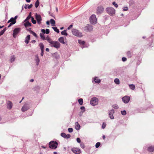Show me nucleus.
<instances>
[{
    "instance_id": "23",
    "label": "nucleus",
    "mask_w": 154,
    "mask_h": 154,
    "mask_svg": "<svg viewBox=\"0 0 154 154\" xmlns=\"http://www.w3.org/2000/svg\"><path fill=\"white\" fill-rule=\"evenodd\" d=\"M148 150L151 152L154 151V146H150L148 148Z\"/></svg>"
},
{
    "instance_id": "39",
    "label": "nucleus",
    "mask_w": 154,
    "mask_h": 154,
    "mask_svg": "<svg viewBox=\"0 0 154 154\" xmlns=\"http://www.w3.org/2000/svg\"><path fill=\"white\" fill-rule=\"evenodd\" d=\"M78 43L80 45H84L85 42L84 41H82L81 40H78Z\"/></svg>"
},
{
    "instance_id": "64",
    "label": "nucleus",
    "mask_w": 154,
    "mask_h": 154,
    "mask_svg": "<svg viewBox=\"0 0 154 154\" xmlns=\"http://www.w3.org/2000/svg\"><path fill=\"white\" fill-rule=\"evenodd\" d=\"M105 137H106L104 135H103V138L104 140L105 139Z\"/></svg>"
},
{
    "instance_id": "40",
    "label": "nucleus",
    "mask_w": 154,
    "mask_h": 154,
    "mask_svg": "<svg viewBox=\"0 0 154 154\" xmlns=\"http://www.w3.org/2000/svg\"><path fill=\"white\" fill-rule=\"evenodd\" d=\"M31 21L32 23L34 24H35L36 23V21L34 19L33 17H31Z\"/></svg>"
},
{
    "instance_id": "60",
    "label": "nucleus",
    "mask_w": 154,
    "mask_h": 154,
    "mask_svg": "<svg viewBox=\"0 0 154 154\" xmlns=\"http://www.w3.org/2000/svg\"><path fill=\"white\" fill-rule=\"evenodd\" d=\"M18 17V16H16L14 18V19L15 20H16L17 19V18Z\"/></svg>"
},
{
    "instance_id": "62",
    "label": "nucleus",
    "mask_w": 154,
    "mask_h": 154,
    "mask_svg": "<svg viewBox=\"0 0 154 154\" xmlns=\"http://www.w3.org/2000/svg\"><path fill=\"white\" fill-rule=\"evenodd\" d=\"M46 23L48 25H49V22L48 21H47L46 22Z\"/></svg>"
},
{
    "instance_id": "22",
    "label": "nucleus",
    "mask_w": 154,
    "mask_h": 154,
    "mask_svg": "<svg viewBox=\"0 0 154 154\" xmlns=\"http://www.w3.org/2000/svg\"><path fill=\"white\" fill-rule=\"evenodd\" d=\"M25 22H26L24 24V25L25 27H27L28 26H31V23H29L28 21H26Z\"/></svg>"
},
{
    "instance_id": "44",
    "label": "nucleus",
    "mask_w": 154,
    "mask_h": 154,
    "mask_svg": "<svg viewBox=\"0 0 154 154\" xmlns=\"http://www.w3.org/2000/svg\"><path fill=\"white\" fill-rule=\"evenodd\" d=\"M121 113L124 116L126 114V112L125 110L122 111H121Z\"/></svg>"
},
{
    "instance_id": "15",
    "label": "nucleus",
    "mask_w": 154,
    "mask_h": 154,
    "mask_svg": "<svg viewBox=\"0 0 154 154\" xmlns=\"http://www.w3.org/2000/svg\"><path fill=\"white\" fill-rule=\"evenodd\" d=\"M7 108L9 109H11L12 107L13 103L12 102L10 101H8L7 102Z\"/></svg>"
},
{
    "instance_id": "32",
    "label": "nucleus",
    "mask_w": 154,
    "mask_h": 154,
    "mask_svg": "<svg viewBox=\"0 0 154 154\" xmlns=\"http://www.w3.org/2000/svg\"><path fill=\"white\" fill-rule=\"evenodd\" d=\"M40 36L41 37V38L43 40H45L46 38H45V36L42 33H40Z\"/></svg>"
},
{
    "instance_id": "20",
    "label": "nucleus",
    "mask_w": 154,
    "mask_h": 154,
    "mask_svg": "<svg viewBox=\"0 0 154 154\" xmlns=\"http://www.w3.org/2000/svg\"><path fill=\"white\" fill-rule=\"evenodd\" d=\"M35 60L36 61V64L38 66L40 60L38 55H36L35 56Z\"/></svg>"
},
{
    "instance_id": "59",
    "label": "nucleus",
    "mask_w": 154,
    "mask_h": 154,
    "mask_svg": "<svg viewBox=\"0 0 154 154\" xmlns=\"http://www.w3.org/2000/svg\"><path fill=\"white\" fill-rule=\"evenodd\" d=\"M35 42H36V41L34 40H32L31 42V43H35Z\"/></svg>"
},
{
    "instance_id": "38",
    "label": "nucleus",
    "mask_w": 154,
    "mask_h": 154,
    "mask_svg": "<svg viewBox=\"0 0 154 154\" xmlns=\"http://www.w3.org/2000/svg\"><path fill=\"white\" fill-rule=\"evenodd\" d=\"M129 87L132 90H134L135 88V86L133 84H131L129 85Z\"/></svg>"
},
{
    "instance_id": "54",
    "label": "nucleus",
    "mask_w": 154,
    "mask_h": 154,
    "mask_svg": "<svg viewBox=\"0 0 154 154\" xmlns=\"http://www.w3.org/2000/svg\"><path fill=\"white\" fill-rule=\"evenodd\" d=\"M128 9V8L127 7H125L123 9V11H127Z\"/></svg>"
},
{
    "instance_id": "37",
    "label": "nucleus",
    "mask_w": 154,
    "mask_h": 154,
    "mask_svg": "<svg viewBox=\"0 0 154 154\" xmlns=\"http://www.w3.org/2000/svg\"><path fill=\"white\" fill-rule=\"evenodd\" d=\"M39 2L38 0H37L35 3V6L36 8H37L39 6Z\"/></svg>"
},
{
    "instance_id": "8",
    "label": "nucleus",
    "mask_w": 154,
    "mask_h": 154,
    "mask_svg": "<svg viewBox=\"0 0 154 154\" xmlns=\"http://www.w3.org/2000/svg\"><path fill=\"white\" fill-rule=\"evenodd\" d=\"M35 18L38 24L40 25L42 23L41 21L42 19L41 15L36 13L35 14Z\"/></svg>"
},
{
    "instance_id": "35",
    "label": "nucleus",
    "mask_w": 154,
    "mask_h": 154,
    "mask_svg": "<svg viewBox=\"0 0 154 154\" xmlns=\"http://www.w3.org/2000/svg\"><path fill=\"white\" fill-rule=\"evenodd\" d=\"M52 28L55 32H56L57 33H59V30L57 28V27H52Z\"/></svg>"
},
{
    "instance_id": "50",
    "label": "nucleus",
    "mask_w": 154,
    "mask_h": 154,
    "mask_svg": "<svg viewBox=\"0 0 154 154\" xmlns=\"http://www.w3.org/2000/svg\"><path fill=\"white\" fill-rule=\"evenodd\" d=\"M122 60L123 61H125L127 60V58L125 57H123L122 58Z\"/></svg>"
},
{
    "instance_id": "7",
    "label": "nucleus",
    "mask_w": 154,
    "mask_h": 154,
    "mask_svg": "<svg viewBox=\"0 0 154 154\" xmlns=\"http://www.w3.org/2000/svg\"><path fill=\"white\" fill-rule=\"evenodd\" d=\"M90 21L91 23L95 24L97 22V19L95 15H92L90 18Z\"/></svg>"
},
{
    "instance_id": "29",
    "label": "nucleus",
    "mask_w": 154,
    "mask_h": 154,
    "mask_svg": "<svg viewBox=\"0 0 154 154\" xmlns=\"http://www.w3.org/2000/svg\"><path fill=\"white\" fill-rule=\"evenodd\" d=\"M7 28L6 27L4 28L0 32V36L2 35L6 31Z\"/></svg>"
},
{
    "instance_id": "3",
    "label": "nucleus",
    "mask_w": 154,
    "mask_h": 154,
    "mask_svg": "<svg viewBox=\"0 0 154 154\" xmlns=\"http://www.w3.org/2000/svg\"><path fill=\"white\" fill-rule=\"evenodd\" d=\"M106 10L107 13L110 15L112 16L115 14V10L113 8H107L106 9Z\"/></svg>"
},
{
    "instance_id": "28",
    "label": "nucleus",
    "mask_w": 154,
    "mask_h": 154,
    "mask_svg": "<svg viewBox=\"0 0 154 154\" xmlns=\"http://www.w3.org/2000/svg\"><path fill=\"white\" fill-rule=\"evenodd\" d=\"M46 40H47L49 43L50 44L51 43V42H52L53 41L51 39L50 37L49 36H47L46 38Z\"/></svg>"
},
{
    "instance_id": "34",
    "label": "nucleus",
    "mask_w": 154,
    "mask_h": 154,
    "mask_svg": "<svg viewBox=\"0 0 154 154\" xmlns=\"http://www.w3.org/2000/svg\"><path fill=\"white\" fill-rule=\"evenodd\" d=\"M61 34L62 35H68V34L66 32V31L65 30L61 32Z\"/></svg>"
},
{
    "instance_id": "10",
    "label": "nucleus",
    "mask_w": 154,
    "mask_h": 154,
    "mask_svg": "<svg viewBox=\"0 0 154 154\" xmlns=\"http://www.w3.org/2000/svg\"><path fill=\"white\" fill-rule=\"evenodd\" d=\"M122 100L123 102L125 103H128L130 100V97L127 96H125L122 98Z\"/></svg>"
},
{
    "instance_id": "45",
    "label": "nucleus",
    "mask_w": 154,
    "mask_h": 154,
    "mask_svg": "<svg viewBox=\"0 0 154 154\" xmlns=\"http://www.w3.org/2000/svg\"><path fill=\"white\" fill-rule=\"evenodd\" d=\"M112 4L114 5L116 8H117L118 6V5L116 3V2H112Z\"/></svg>"
},
{
    "instance_id": "47",
    "label": "nucleus",
    "mask_w": 154,
    "mask_h": 154,
    "mask_svg": "<svg viewBox=\"0 0 154 154\" xmlns=\"http://www.w3.org/2000/svg\"><path fill=\"white\" fill-rule=\"evenodd\" d=\"M50 32V30L49 29H47L45 30V33L48 34Z\"/></svg>"
},
{
    "instance_id": "24",
    "label": "nucleus",
    "mask_w": 154,
    "mask_h": 154,
    "mask_svg": "<svg viewBox=\"0 0 154 154\" xmlns=\"http://www.w3.org/2000/svg\"><path fill=\"white\" fill-rule=\"evenodd\" d=\"M75 127L76 130H79L80 129V126L78 122H76L75 123Z\"/></svg>"
},
{
    "instance_id": "25",
    "label": "nucleus",
    "mask_w": 154,
    "mask_h": 154,
    "mask_svg": "<svg viewBox=\"0 0 154 154\" xmlns=\"http://www.w3.org/2000/svg\"><path fill=\"white\" fill-rule=\"evenodd\" d=\"M32 7V4H31L30 5H29L28 4H25L24 6V8L25 9H26L27 8L30 9Z\"/></svg>"
},
{
    "instance_id": "21",
    "label": "nucleus",
    "mask_w": 154,
    "mask_h": 154,
    "mask_svg": "<svg viewBox=\"0 0 154 154\" xmlns=\"http://www.w3.org/2000/svg\"><path fill=\"white\" fill-rule=\"evenodd\" d=\"M59 41L62 44H66L65 42L64 41V38L63 37H60L58 39Z\"/></svg>"
},
{
    "instance_id": "30",
    "label": "nucleus",
    "mask_w": 154,
    "mask_h": 154,
    "mask_svg": "<svg viewBox=\"0 0 154 154\" xmlns=\"http://www.w3.org/2000/svg\"><path fill=\"white\" fill-rule=\"evenodd\" d=\"M127 56L128 58L131 57L132 56L131 52L130 51H128L127 53Z\"/></svg>"
},
{
    "instance_id": "51",
    "label": "nucleus",
    "mask_w": 154,
    "mask_h": 154,
    "mask_svg": "<svg viewBox=\"0 0 154 154\" xmlns=\"http://www.w3.org/2000/svg\"><path fill=\"white\" fill-rule=\"evenodd\" d=\"M76 140L78 143H80L81 142V140L79 138H77L76 139Z\"/></svg>"
},
{
    "instance_id": "46",
    "label": "nucleus",
    "mask_w": 154,
    "mask_h": 154,
    "mask_svg": "<svg viewBox=\"0 0 154 154\" xmlns=\"http://www.w3.org/2000/svg\"><path fill=\"white\" fill-rule=\"evenodd\" d=\"M73 129L72 128H69L68 129V131L70 133L72 132L73 131Z\"/></svg>"
},
{
    "instance_id": "36",
    "label": "nucleus",
    "mask_w": 154,
    "mask_h": 154,
    "mask_svg": "<svg viewBox=\"0 0 154 154\" xmlns=\"http://www.w3.org/2000/svg\"><path fill=\"white\" fill-rule=\"evenodd\" d=\"M31 34H32L33 35H34L35 37L36 38H37L38 36L37 34L33 31H30V32Z\"/></svg>"
},
{
    "instance_id": "19",
    "label": "nucleus",
    "mask_w": 154,
    "mask_h": 154,
    "mask_svg": "<svg viewBox=\"0 0 154 154\" xmlns=\"http://www.w3.org/2000/svg\"><path fill=\"white\" fill-rule=\"evenodd\" d=\"M93 80L94 81L95 83H99L101 82L100 79H97V77H94Z\"/></svg>"
},
{
    "instance_id": "43",
    "label": "nucleus",
    "mask_w": 154,
    "mask_h": 154,
    "mask_svg": "<svg viewBox=\"0 0 154 154\" xmlns=\"http://www.w3.org/2000/svg\"><path fill=\"white\" fill-rule=\"evenodd\" d=\"M100 142L97 143L95 144V147L97 148H98L100 145Z\"/></svg>"
},
{
    "instance_id": "6",
    "label": "nucleus",
    "mask_w": 154,
    "mask_h": 154,
    "mask_svg": "<svg viewBox=\"0 0 154 154\" xmlns=\"http://www.w3.org/2000/svg\"><path fill=\"white\" fill-rule=\"evenodd\" d=\"M98 100L96 97H94L91 99L90 103L92 106H94L98 103Z\"/></svg>"
},
{
    "instance_id": "13",
    "label": "nucleus",
    "mask_w": 154,
    "mask_h": 154,
    "mask_svg": "<svg viewBox=\"0 0 154 154\" xmlns=\"http://www.w3.org/2000/svg\"><path fill=\"white\" fill-rule=\"evenodd\" d=\"M114 113V111L113 109H111L109 111V117L111 119H113L114 118L113 114Z\"/></svg>"
},
{
    "instance_id": "58",
    "label": "nucleus",
    "mask_w": 154,
    "mask_h": 154,
    "mask_svg": "<svg viewBox=\"0 0 154 154\" xmlns=\"http://www.w3.org/2000/svg\"><path fill=\"white\" fill-rule=\"evenodd\" d=\"M41 32L43 33H45V30L44 29H41Z\"/></svg>"
},
{
    "instance_id": "56",
    "label": "nucleus",
    "mask_w": 154,
    "mask_h": 154,
    "mask_svg": "<svg viewBox=\"0 0 154 154\" xmlns=\"http://www.w3.org/2000/svg\"><path fill=\"white\" fill-rule=\"evenodd\" d=\"M72 26V25L71 24L67 28L68 29H70Z\"/></svg>"
},
{
    "instance_id": "4",
    "label": "nucleus",
    "mask_w": 154,
    "mask_h": 154,
    "mask_svg": "<svg viewBox=\"0 0 154 154\" xmlns=\"http://www.w3.org/2000/svg\"><path fill=\"white\" fill-rule=\"evenodd\" d=\"M72 32L74 35L79 37H81L82 36L81 32L75 29H73L72 30Z\"/></svg>"
},
{
    "instance_id": "26",
    "label": "nucleus",
    "mask_w": 154,
    "mask_h": 154,
    "mask_svg": "<svg viewBox=\"0 0 154 154\" xmlns=\"http://www.w3.org/2000/svg\"><path fill=\"white\" fill-rule=\"evenodd\" d=\"M39 45L40 47L41 51L44 50V45L42 43H40Z\"/></svg>"
},
{
    "instance_id": "2",
    "label": "nucleus",
    "mask_w": 154,
    "mask_h": 154,
    "mask_svg": "<svg viewBox=\"0 0 154 154\" xmlns=\"http://www.w3.org/2000/svg\"><path fill=\"white\" fill-rule=\"evenodd\" d=\"M58 143L56 141H52L49 142V147L52 149H55L57 148Z\"/></svg>"
},
{
    "instance_id": "18",
    "label": "nucleus",
    "mask_w": 154,
    "mask_h": 154,
    "mask_svg": "<svg viewBox=\"0 0 154 154\" xmlns=\"http://www.w3.org/2000/svg\"><path fill=\"white\" fill-rule=\"evenodd\" d=\"M15 59V57L14 55H13L10 57V59H9V62L10 63H12L14 62Z\"/></svg>"
},
{
    "instance_id": "49",
    "label": "nucleus",
    "mask_w": 154,
    "mask_h": 154,
    "mask_svg": "<svg viewBox=\"0 0 154 154\" xmlns=\"http://www.w3.org/2000/svg\"><path fill=\"white\" fill-rule=\"evenodd\" d=\"M30 18V17H29V16H28L26 19L24 20V22H25L26 21H28V20H29Z\"/></svg>"
},
{
    "instance_id": "33",
    "label": "nucleus",
    "mask_w": 154,
    "mask_h": 154,
    "mask_svg": "<svg viewBox=\"0 0 154 154\" xmlns=\"http://www.w3.org/2000/svg\"><path fill=\"white\" fill-rule=\"evenodd\" d=\"M78 102L79 104L82 105L83 104V100L82 98H80L78 100Z\"/></svg>"
},
{
    "instance_id": "61",
    "label": "nucleus",
    "mask_w": 154,
    "mask_h": 154,
    "mask_svg": "<svg viewBox=\"0 0 154 154\" xmlns=\"http://www.w3.org/2000/svg\"><path fill=\"white\" fill-rule=\"evenodd\" d=\"M46 51H48V52H49V48H46Z\"/></svg>"
},
{
    "instance_id": "9",
    "label": "nucleus",
    "mask_w": 154,
    "mask_h": 154,
    "mask_svg": "<svg viewBox=\"0 0 154 154\" xmlns=\"http://www.w3.org/2000/svg\"><path fill=\"white\" fill-rule=\"evenodd\" d=\"M93 26L89 24L87 25L85 27V30L87 32H90L92 30Z\"/></svg>"
},
{
    "instance_id": "14",
    "label": "nucleus",
    "mask_w": 154,
    "mask_h": 154,
    "mask_svg": "<svg viewBox=\"0 0 154 154\" xmlns=\"http://www.w3.org/2000/svg\"><path fill=\"white\" fill-rule=\"evenodd\" d=\"M29 108V107L28 104H25L22 107L21 110L23 112H25Z\"/></svg>"
},
{
    "instance_id": "42",
    "label": "nucleus",
    "mask_w": 154,
    "mask_h": 154,
    "mask_svg": "<svg viewBox=\"0 0 154 154\" xmlns=\"http://www.w3.org/2000/svg\"><path fill=\"white\" fill-rule=\"evenodd\" d=\"M10 19L11 20V22L13 23H14L15 24L16 23V20H15L14 19V17H11Z\"/></svg>"
},
{
    "instance_id": "55",
    "label": "nucleus",
    "mask_w": 154,
    "mask_h": 154,
    "mask_svg": "<svg viewBox=\"0 0 154 154\" xmlns=\"http://www.w3.org/2000/svg\"><path fill=\"white\" fill-rule=\"evenodd\" d=\"M105 127H106V125L104 124V123H103L102 124V128L103 129H104L105 128Z\"/></svg>"
},
{
    "instance_id": "12",
    "label": "nucleus",
    "mask_w": 154,
    "mask_h": 154,
    "mask_svg": "<svg viewBox=\"0 0 154 154\" xmlns=\"http://www.w3.org/2000/svg\"><path fill=\"white\" fill-rule=\"evenodd\" d=\"M103 8L101 6L98 7L97 8V14H100L103 12Z\"/></svg>"
},
{
    "instance_id": "57",
    "label": "nucleus",
    "mask_w": 154,
    "mask_h": 154,
    "mask_svg": "<svg viewBox=\"0 0 154 154\" xmlns=\"http://www.w3.org/2000/svg\"><path fill=\"white\" fill-rule=\"evenodd\" d=\"M41 51V55L42 56H43V54H44V50H42Z\"/></svg>"
},
{
    "instance_id": "27",
    "label": "nucleus",
    "mask_w": 154,
    "mask_h": 154,
    "mask_svg": "<svg viewBox=\"0 0 154 154\" xmlns=\"http://www.w3.org/2000/svg\"><path fill=\"white\" fill-rule=\"evenodd\" d=\"M51 26H55V21L53 19H51L50 20Z\"/></svg>"
},
{
    "instance_id": "16",
    "label": "nucleus",
    "mask_w": 154,
    "mask_h": 154,
    "mask_svg": "<svg viewBox=\"0 0 154 154\" xmlns=\"http://www.w3.org/2000/svg\"><path fill=\"white\" fill-rule=\"evenodd\" d=\"M60 135L62 137L66 139L69 138L71 137L69 134H66L65 133L63 132L61 133Z\"/></svg>"
},
{
    "instance_id": "41",
    "label": "nucleus",
    "mask_w": 154,
    "mask_h": 154,
    "mask_svg": "<svg viewBox=\"0 0 154 154\" xmlns=\"http://www.w3.org/2000/svg\"><path fill=\"white\" fill-rule=\"evenodd\" d=\"M112 107L116 109H118L119 108L118 105L116 104L113 105L112 106Z\"/></svg>"
},
{
    "instance_id": "5",
    "label": "nucleus",
    "mask_w": 154,
    "mask_h": 154,
    "mask_svg": "<svg viewBox=\"0 0 154 154\" xmlns=\"http://www.w3.org/2000/svg\"><path fill=\"white\" fill-rule=\"evenodd\" d=\"M21 30L20 28H15L13 30V37L14 38H16L18 34L20 32Z\"/></svg>"
},
{
    "instance_id": "53",
    "label": "nucleus",
    "mask_w": 154,
    "mask_h": 154,
    "mask_svg": "<svg viewBox=\"0 0 154 154\" xmlns=\"http://www.w3.org/2000/svg\"><path fill=\"white\" fill-rule=\"evenodd\" d=\"M80 146L82 148H85V145L83 143H81L80 144Z\"/></svg>"
},
{
    "instance_id": "52",
    "label": "nucleus",
    "mask_w": 154,
    "mask_h": 154,
    "mask_svg": "<svg viewBox=\"0 0 154 154\" xmlns=\"http://www.w3.org/2000/svg\"><path fill=\"white\" fill-rule=\"evenodd\" d=\"M15 24L14 23H11L10 24H9V25H8V28H9L12 25H14Z\"/></svg>"
},
{
    "instance_id": "11",
    "label": "nucleus",
    "mask_w": 154,
    "mask_h": 154,
    "mask_svg": "<svg viewBox=\"0 0 154 154\" xmlns=\"http://www.w3.org/2000/svg\"><path fill=\"white\" fill-rule=\"evenodd\" d=\"M72 151L75 154H79L81 153L80 150L76 148H73L71 149Z\"/></svg>"
},
{
    "instance_id": "48",
    "label": "nucleus",
    "mask_w": 154,
    "mask_h": 154,
    "mask_svg": "<svg viewBox=\"0 0 154 154\" xmlns=\"http://www.w3.org/2000/svg\"><path fill=\"white\" fill-rule=\"evenodd\" d=\"M85 108L84 106H81L80 108V109L82 110H84L83 111H82V113L84 112L85 111Z\"/></svg>"
},
{
    "instance_id": "31",
    "label": "nucleus",
    "mask_w": 154,
    "mask_h": 154,
    "mask_svg": "<svg viewBox=\"0 0 154 154\" xmlns=\"http://www.w3.org/2000/svg\"><path fill=\"white\" fill-rule=\"evenodd\" d=\"M114 82L117 85H119L120 83L119 80L117 78H116L114 79Z\"/></svg>"
},
{
    "instance_id": "63",
    "label": "nucleus",
    "mask_w": 154,
    "mask_h": 154,
    "mask_svg": "<svg viewBox=\"0 0 154 154\" xmlns=\"http://www.w3.org/2000/svg\"><path fill=\"white\" fill-rule=\"evenodd\" d=\"M26 2L28 3L30 2V0H26Z\"/></svg>"
},
{
    "instance_id": "1",
    "label": "nucleus",
    "mask_w": 154,
    "mask_h": 154,
    "mask_svg": "<svg viewBox=\"0 0 154 154\" xmlns=\"http://www.w3.org/2000/svg\"><path fill=\"white\" fill-rule=\"evenodd\" d=\"M50 45L51 47H54L58 49L60 48V44L57 41H52L50 44Z\"/></svg>"
},
{
    "instance_id": "17",
    "label": "nucleus",
    "mask_w": 154,
    "mask_h": 154,
    "mask_svg": "<svg viewBox=\"0 0 154 154\" xmlns=\"http://www.w3.org/2000/svg\"><path fill=\"white\" fill-rule=\"evenodd\" d=\"M30 39V35H28L25 38V42L27 44L29 42V40Z\"/></svg>"
}]
</instances>
